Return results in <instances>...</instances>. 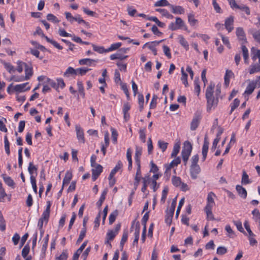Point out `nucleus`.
Listing matches in <instances>:
<instances>
[{"label": "nucleus", "instance_id": "1", "mask_svg": "<svg viewBox=\"0 0 260 260\" xmlns=\"http://www.w3.org/2000/svg\"><path fill=\"white\" fill-rule=\"evenodd\" d=\"M215 84L210 83L209 86L207 87L206 91L205 96L207 100V111L210 112L212 109H215L218 103V97L214 95V88Z\"/></svg>", "mask_w": 260, "mask_h": 260}, {"label": "nucleus", "instance_id": "2", "mask_svg": "<svg viewBox=\"0 0 260 260\" xmlns=\"http://www.w3.org/2000/svg\"><path fill=\"white\" fill-rule=\"evenodd\" d=\"M176 200L177 197L173 199V200L172 202L170 209L166 211L165 222L169 225H170L172 223V218L174 215V213L176 205Z\"/></svg>", "mask_w": 260, "mask_h": 260}, {"label": "nucleus", "instance_id": "3", "mask_svg": "<svg viewBox=\"0 0 260 260\" xmlns=\"http://www.w3.org/2000/svg\"><path fill=\"white\" fill-rule=\"evenodd\" d=\"M128 50V48H122L120 49L116 53L111 54L110 56V58L111 60H115V59H120L123 60L126 58L128 56L124 55V54L126 53L127 51Z\"/></svg>", "mask_w": 260, "mask_h": 260}, {"label": "nucleus", "instance_id": "4", "mask_svg": "<svg viewBox=\"0 0 260 260\" xmlns=\"http://www.w3.org/2000/svg\"><path fill=\"white\" fill-rule=\"evenodd\" d=\"M77 75H81V68L74 69L72 67H69L63 74L65 77H73L75 78Z\"/></svg>", "mask_w": 260, "mask_h": 260}, {"label": "nucleus", "instance_id": "5", "mask_svg": "<svg viewBox=\"0 0 260 260\" xmlns=\"http://www.w3.org/2000/svg\"><path fill=\"white\" fill-rule=\"evenodd\" d=\"M202 119V116L201 114L199 113H196L193 117L190 123V129L191 131H195L198 126L199 125L201 120Z\"/></svg>", "mask_w": 260, "mask_h": 260}, {"label": "nucleus", "instance_id": "6", "mask_svg": "<svg viewBox=\"0 0 260 260\" xmlns=\"http://www.w3.org/2000/svg\"><path fill=\"white\" fill-rule=\"evenodd\" d=\"M258 80H255L249 81V83L247 85L246 89L244 92V94H247L248 95L252 93L255 88L256 87Z\"/></svg>", "mask_w": 260, "mask_h": 260}, {"label": "nucleus", "instance_id": "7", "mask_svg": "<svg viewBox=\"0 0 260 260\" xmlns=\"http://www.w3.org/2000/svg\"><path fill=\"white\" fill-rule=\"evenodd\" d=\"M51 202L49 201L47 202V205L45 210L43 211L40 218L45 220V223L46 224L49 220L50 213V208L51 206Z\"/></svg>", "mask_w": 260, "mask_h": 260}, {"label": "nucleus", "instance_id": "8", "mask_svg": "<svg viewBox=\"0 0 260 260\" xmlns=\"http://www.w3.org/2000/svg\"><path fill=\"white\" fill-rule=\"evenodd\" d=\"M92 169V179L93 181H95L99 175L103 171V167L100 165L95 164L94 167Z\"/></svg>", "mask_w": 260, "mask_h": 260}, {"label": "nucleus", "instance_id": "9", "mask_svg": "<svg viewBox=\"0 0 260 260\" xmlns=\"http://www.w3.org/2000/svg\"><path fill=\"white\" fill-rule=\"evenodd\" d=\"M6 198H7L9 202L11 201V195L8 194L6 192L5 189L3 187L2 182L0 181V202H5Z\"/></svg>", "mask_w": 260, "mask_h": 260}, {"label": "nucleus", "instance_id": "10", "mask_svg": "<svg viewBox=\"0 0 260 260\" xmlns=\"http://www.w3.org/2000/svg\"><path fill=\"white\" fill-rule=\"evenodd\" d=\"M181 162V159L179 157H176L170 164H165V173H167L170 170L175 166H177Z\"/></svg>", "mask_w": 260, "mask_h": 260}, {"label": "nucleus", "instance_id": "11", "mask_svg": "<svg viewBox=\"0 0 260 260\" xmlns=\"http://www.w3.org/2000/svg\"><path fill=\"white\" fill-rule=\"evenodd\" d=\"M234 17L233 16H230L225 20L224 25L229 32H231L234 29Z\"/></svg>", "mask_w": 260, "mask_h": 260}, {"label": "nucleus", "instance_id": "12", "mask_svg": "<svg viewBox=\"0 0 260 260\" xmlns=\"http://www.w3.org/2000/svg\"><path fill=\"white\" fill-rule=\"evenodd\" d=\"M30 89V86H28V83H24L22 84H17L14 86V90L17 92H24L29 90Z\"/></svg>", "mask_w": 260, "mask_h": 260}, {"label": "nucleus", "instance_id": "13", "mask_svg": "<svg viewBox=\"0 0 260 260\" xmlns=\"http://www.w3.org/2000/svg\"><path fill=\"white\" fill-rule=\"evenodd\" d=\"M201 172V168L199 165H191L190 168V173L191 177L195 179L197 178L198 175Z\"/></svg>", "mask_w": 260, "mask_h": 260}, {"label": "nucleus", "instance_id": "14", "mask_svg": "<svg viewBox=\"0 0 260 260\" xmlns=\"http://www.w3.org/2000/svg\"><path fill=\"white\" fill-rule=\"evenodd\" d=\"M25 71V76L24 77L25 78L26 80H29L31 77L32 76L34 72H33V68L31 64L26 65L25 68L24 69Z\"/></svg>", "mask_w": 260, "mask_h": 260}, {"label": "nucleus", "instance_id": "15", "mask_svg": "<svg viewBox=\"0 0 260 260\" xmlns=\"http://www.w3.org/2000/svg\"><path fill=\"white\" fill-rule=\"evenodd\" d=\"M209 143L207 140V136H205V137L204 138V144H203V146L202 147V155H203L202 159H203V161L205 160V159H206V157H207V153H208V148H209Z\"/></svg>", "mask_w": 260, "mask_h": 260}, {"label": "nucleus", "instance_id": "16", "mask_svg": "<svg viewBox=\"0 0 260 260\" xmlns=\"http://www.w3.org/2000/svg\"><path fill=\"white\" fill-rule=\"evenodd\" d=\"M104 141L105 144L102 143L101 144V151H102L103 155H105L106 153V149L109 145V133L107 132L104 135Z\"/></svg>", "mask_w": 260, "mask_h": 260}, {"label": "nucleus", "instance_id": "17", "mask_svg": "<svg viewBox=\"0 0 260 260\" xmlns=\"http://www.w3.org/2000/svg\"><path fill=\"white\" fill-rule=\"evenodd\" d=\"M30 251V247L28 244H26L22 249V256L25 260H31L32 257L29 255L28 253Z\"/></svg>", "mask_w": 260, "mask_h": 260}, {"label": "nucleus", "instance_id": "18", "mask_svg": "<svg viewBox=\"0 0 260 260\" xmlns=\"http://www.w3.org/2000/svg\"><path fill=\"white\" fill-rule=\"evenodd\" d=\"M215 197V194L213 192H210L207 196V204L205 207L213 208L215 205V202L214 201V197Z\"/></svg>", "mask_w": 260, "mask_h": 260}, {"label": "nucleus", "instance_id": "19", "mask_svg": "<svg viewBox=\"0 0 260 260\" xmlns=\"http://www.w3.org/2000/svg\"><path fill=\"white\" fill-rule=\"evenodd\" d=\"M236 33L238 39L240 40L243 41L242 44H243L245 42H246L245 34L242 27L237 28Z\"/></svg>", "mask_w": 260, "mask_h": 260}, {"label": "nucleus", "instance_id": "20", "mask_svg": "<svg viewBox=\"0 0 260 260\" xmlns=\"http://www.w3.org/2000/svg\"><path fill=\"white\" fill-rule=\"evenodd\" d=\"M172 12L175 14H183L185 13L184 9L180 6H174L171 5L170 6Z\"/></svg>", "mask_w": 260, "mask_h": 260}, {"label": "nucleus", "instance_id": "21", "mask_svg": "<svg viewBox=\"0 0 260 260\" xmlns=\"http://www.w3.org/2000/svg\"><path fill=\"white\" fill-rule=\"evenodd\" d=\"M49 239V234H47L42 240V247L41 248V254L45 255L48 244Z\"/></svg>", "mask_w": 260, "mask_h": 260}, {"label": "nucleus", "instance_id": "22", "mask_svg": "<svg viewBox=\"0 0 260 260\" xmlns=\"http://www.w3.org/2000/svg\"><path fill=\"white\" fill-rule=\"evenodd\" d=\"M142 153V149L141 147L136 146L135 154V160L136 165H141L140 157Z\"/></svg>", "mask_w": 260, "mask_h": 260}, {"label": "nucleus", "instance_id": "23", "mask_svg": "<svg viewBox=\"0 0 260 260\" xmlns=\"http://www.w3.org/2000/svg\"><path fill=\"white\" fill-rule=\"evenodd\" d=\"M236 189L238 194L242 198L246 199L247 196V193L246 189L240 185H237L236 186Z\"/></svg>", "mask_w": 260, "mask_h": 260}, {"label": "nucleus", "instance_id": "24", "mask_svg": "<svg viewBox=\"0 0 260 260\" xmlns=\"http://www.w3.org/2000/svg\"><path fill=\"white\" fill-rule=\"evenodd\" d=\"M65 15L66 19L71 23L74 21H77L79 23H81V18L79 16L78 17H73L70 12H66Z\"/></svg>", "mask_w": 260, "mask_h": 260}, {"label": "nucleus", "instance_id": "25", "mask_svg": "<svg viewBox=\"0 0 260 260\" xmlns=\"http://www.w3.org/2000/svg\"><path fill=\"white\" fill-rule=\"evenodd\" d=\"M260 72V63H252L249 69L250 74H253L255 73Z\"/></svg>", "mask_w": 260, "mask_h": 260}, {"label": "nucleus", "instance_id": "26", "mask_svg": "<svg viewBox=\"0 0 260 260\" xmlns=\"http://www.w3.org/2000/svg\"><path fill=\"white\" fill-rule=\"evenodd\" d=\"M2 177L5 183L10 187L14 188L15 187V183L13 180L9 176H6L5 174H3Z\"/></svg>", "mask_w": 260, "mask_h": 260}, {"label": "nucleus", "instance_id": "27", "mask_svg": "<svg viewBox=\"0 0 260 260\" xmlns=\"http://www.w3.org/2000/svg\"><path fill=\"white\" fill-rule=\"evenodd\" d=\"M175 23L179 29H183L184 30H187V27L181 18L176 17Z\"/></svg>", "mask_w": 260, "mask_h": 260}, {"label": "nucleus", "instance_id": "28", "mask_svg": "<svg viewBox=\"0 0 260 260\" xmlns=\"http://www.w3.org/2000/svg\"><path fill=\"white\" fill-rule=\"evenodd\" d=\"M234 77V74L231 70H227L224 75V83L226 86H228L230 83V80L231 78Z\"/></svg>", "mask_w": 260, "mask_h": 260}, {"label": "nucleus", "instance_id": "29", "mask_svg": "<svg viewBox=\"0 0 260 260\" xmlns=\"http://www.w3.org/2000/svg\"><path fill=\"white\" fill-rule=\"evenodd\" d=\"M252 54V59L255 61L257 58L258 59V61L260 63V50L256 49L252 47L251 50Z\"/></svg>", "mask_w": 260, "mask_h": 260}, {"label": "nucleus", "instance_id": "30", "mask_svg": "<svg viewBox=\"0 0 260 260\" xmlns=\"http://www.w3.org/2000/svg\"><path fill=\"white\" fill-rule=\"evenodd\" d=\"M72 178V174L70 171H67L63 179L62 186L68 185Z\"/></svg>", "mask_w": 260, "mask_h": 260}, {"label": "nucleus", "instance_id": "31", "mask_svg": "<svg viewBox=\"0 0 260 260\" xmlns=\"http://www.w3.org/2000/svg\"><path fill=\"white\" fill-rule=\"evenodd\" d=\"M122 167V162L120 160H119L116 165V166L110 172L109 175V178H111L114 177V175L118 171V170Z\"/></svg>", "mask_w": 260, "mask_h": 260}, {"label": "nucleus", "instance_id": "32", "mask_svg": "<svg viewBox=\"0 0 260 260\" xmlns=\"http://www.w3.org/2000/svg\"><path fill=\"white\" fill-rule=\"evenodd\" d=\"M180 149V143L179 142L175 143L173 149L171 153L172 157H176V156L178 154Z\"/></svg>", "mask_w": 260, "mask_h": 260}, {"label": "nucleus", "instance_id": "33", "mask_svg": "<svg viewBox=\"0 0 260 260\" xmlns=\"http://www.w3.org/2000/svg\"><path fill=\"white\" fill-rule=\"evenodd\" d=\"M188 21L191 26H195L198 23V20L194 18V15L192 13H189L187 15Z\"/></svg>", "mask_w": 260, "mask_h": 260}, {"label": "nucleus", "instance_id": "34", "mask_svg": "<svg viewBox=\"0 0 260 260\" xmlns=\"http://www.w3.org/2000/svg\"><path fill=\"white\" fill-rule=\"evenodd\" d=\"M37 170L38 168L37 166H35L32 162H30L29 163V165L28 167V171L30 175V176H34L33 174L34 173L36 174V175H37Z\"/></svg>", "mask_w": 260, "mask_h": 260}, {"label": "nucleus", "instance_id": "35", "mask_svg": "<svg viewBox=\"0 0 260 260\" xmlns=\"http://www.w3.org/2000/svg\"><path fill=\"white\" fill-rule=\"evenodd\" d=\"M156 11L158 12H159L163 16L166 17L168 19H172L173 18V16L170 14L169 12L165 9H157Z\"/></svg>", "mask_w": 260, "mask_h": 260}, {"label": "nucleus", "instance_id": "36", "mask_svg": "<svg viewBox=\"0 0 260 260\" xmlns=\"http://www.w3.org/2000/svg\"><path fill=\"white\" fill-rule=\"evenodd\" d=\"M17 63V68H16V71L19 73H21L22 72L23 68H25L26 65H27V64L24 62H23L21 60H18L16 62Z\"/></svg>", "mask_w": 260, "mask_h": 260}, {"label": "nucleus", "instance_id": "37", "mask_svg": "<svg viewBox=\"0 0 260 260\" xmlns=\"http://www.w3.org/2000/svg\"><path fill=\"white\" fill-rule=\"evenodd\" d=\"M1 63L4 65L7 71L11 73L14 71V66L9 62H7L3 60H1Z\"/></svg>", "mask_w": 260, "mask_h": 260}, {"label": "nucleus", "instance_id": "38", "mask_svg": "<svg viewBox=\"0 0 260 260\" xmlns=\"http://www.w3.org/2000/svg\"><path fill=\"white\" fill-rule=\"evenodd\" d=\"M212 208L205 207L204 209L205 212L207 215V218L208 220H214V215L212 212Z\"/></svg>", "mask_w": 260, "mask_h": 260}, {"label": "nucleus", "instance_id": "39", "mask_svg": "<svg viewBox=\"0 0 260 260\" xmlns=\"http://www.w3.org/2000/svg\"><path fill=\"white\" fill-rule=\"evenodd\" d=\"M6 229V220L3 215L2 212L0 211V231L4 232Z\"/></svg>", "mask_w": 260, "mask_h": 260}, {"label": "nucleus", "instance_id": "40", "mask_svg": "<svg viewBox=\"0 0 260 260\" xmlns=\"http://www.w3.org/2000/svg\"><path fill=\"white\" fill-rule=\"evenodd\" d=\"M241 183L244 185L248 184L251 183V181L249 180V176L248 174L246 173L245 171H243L242 172V177L241 179Z\"/></svg>", "mask_w": 260, "mask_h": 260}, {"label": "nucleus", "instance_id": "41", "mask_svg": "<svg viewBox=\"0 0 260 260\" xmlns=\"http://www.w3.org/2000/svg\"><path fill=\"white\" fill-rule=\"evenodd\" d=\"M181 74H182V76L181 78V80L182 83H183V84L185 85V86L187 87L188 85V81H187L188 75L186 73L184 72L183 67L181 68Z\"/></svg>", "mask_w": 260, "mask_h": 260}, {"label": "nucleus", "instance_id": "42", "mask_svg": "<svg viewBox=\"0 0 260 260\" xmlns=\"http://www.w3.org/2000/svg\"><path fill=\"white\" fill-rule=\"evenodd\" d=\"M147 20L155 22L156 24L160 27H164L165 26V24L162 22H160L156 17H147Z\"/></svg>", "mask_w": 260, "mask_h": 260}, {"label": "nucleus", "instance_id": "43", "mask_svg": "<svg viewBox=\"0 0 260 260\" xmlns=\"http://www.w3.org/2000/svg\"><path fill=\"white\" fill-rule=\"evenodd\" d=\"M138 99L139 106V110L140 111H142L143 109L144 103V99L143 95L142 93H138Z\"/></svg>", "mask_w": 260, "mask_h": 260}, {"label": "nucleus", "instance_id": "44", "mask_svg": "<svg viewBox=\"0 0 260 260\" xmlns=\"http://www.w3.org/2000/svg\"><path fill=\"white\" fill-rule=\"evenodd\" d=\"M4 146L6 153L9 155L10 154V143L7 135L4 137Z\"/></svg>", "mask_w": 260, "mask_h": 260}, {"label": "nucleus", "instance_id": "45", "mask_svg": "<svg viewBox=\"0 0 260 260\" xmlns=\"http://www.w3.org/2000/svg\"><path fill=\"white\" fill-rule=\"evenodd\" d=\"M192 145L190 143V142H189L188 141H185L184 143V146L183 147L182 151H186V152L191 153V151H192Z\"/></svg>", "mask_w": 260, "mask_h": 260}, {"label": "nucleus", "instance_id": "46", "mask_svg": "<svg viewBox=\"0 0 260 260\" xmlns=\"http://www.w3.org/2000/svg\"><path fill=\"white\" fill-rule=\"evenodd\" d=\"M251 34L257 42L260 44V31L258 30H251Z\"/></svg>", "mask_w": 260, "mask_h": 260}, {"label": "nucleus", "instance_id": "47", "mask_svg": "<svg viewBox=\"0 0 260 260\" xmlns=\"http://www.w3.org/2000/svg\"><path fill=\"white\" fill-rule=\"evenodd\" d=\"M171 4L167 0H159L157 1L155 4V7H164V6H170Z\"/></svg>", "mask_w": 260, "mask_h": 260}, {"label": "nucleus", "instance_id": "48", "mask_svg": "<svg viewBox=\"0 0 260 260\" xmlns=\"http://www.w3.org/2000/svg\"><path fill=\"white\" fill-rule=\"evenodd\" d=\"M234 223L236 226L237 229L239 231L245 235H247L242 227V222L240 221H234Z\"/></svg>", "mask_w": 260, "mask_h": 260}, {"label": "nucleus", "instance_id": "49", "mask_svg": "<svg viewBox=\"0 0 260 260\" xmlns=\"http://www.w3.org/2000/svg\"><path fill=\"white\" fill-rule=\"evenodd\" d=\"M68 257V253L67 250H63L61 253L55 257V260H67Z\"/></svg>", "mask_w": 260, "mask_h": 260}, {"label": "nucleus", "instance_id": "50", "mask_svg": "<svg viewBox=\"0 0 260 260\" xmlns=\"http://www.w3.org/2000/svg\"><path fill=\"white\" fill-rule=\"evenodd\" d=\"M47 19L54 23H57L60 21L59 19L52 14H48L47 15Z\"/></svg>", "mask_w": 260, "mask_h": 260}, {"label": "nucleus", "instance_id": "51", "mask_svg": "<svg viewBox=\"0 0 260 260\" xmlns=\"http://www.w3.org/2000/svg\"><path fill=\"white\" fill-rule=\"evenodd\" d=\"M118 215V211L117 210L114 211L111 213L109 217V224H112L115 220L117 216Z\"/></svg>", "mask_w": 260, "mask_h": 260}, {"label": "nucleus", "instance_id": "52", "mask_svg": "<svg viewBox=\"0 0 260 260\" xmlns=\"http://www.w3.org/2000/svg\"><path fill=\"white\" fill-rule=\"evenodd\" d=\"M172 184L176 187L180 186L182 183L181 178L179 177H177L175 176H173L172 178Z\"/></svg>", "mask_w": 260, "mask_h": 260}, {"label": "nucleus", "instance_id": "53", "mask_svg": "<svg viewBox=\"0 0 260 260\" xmlns=\"http://www.w3.org/2000/svg\"><path fill=\"white\" fill-rule=\"evenodd\" d=\"M30 182L32 185V187L35 193H37V186L36 184V176H30Z\"/></svg>", "mask_w": 260, "mask_h": 260}, {"label": "nucleus", "instance_id": "54", "mask_svg": "<svg viewBox=\"0 0 260 260\" xmlns=\"http://www.w3.org/2000/svg\"><path fill=\"white\" fill-rule=\"evenodd\" d=\"M179 41L180 44L185 49H188L189 45L187 42L182 36H179Z\"/></svg>", "mask_w": 260, "mask_h": 260}, {"label": "nucleus", "instance_id": "55", "mask_svg": "<svg viewBox=\"0 0 260 260\" xmlns=\"http://www.w3.org/2000/svg\"><path fill=\"white\" fill-rule=\"evenodd\" d=\"M111 131L112 133V140L114 144H116L117 141L118 133L117 131L113 127L111 128Z\"/></svg>", "mask_w": 260, "mask_h": 260}, {"label": "nucleus", "instance_id": "56", "mask_svg": "<svg viewBox=\"0 0 260 260\" xmlns=\"http://www.w3.org/2000/svg\"><path fill=\"white\" fill-rule=\"evenodd\" d=\"M136 166H137V171H136V175L135 176V179L141 180V179H142L143 178L142 177L141 165H136Z\"/></svg>", "mask_w": 260, "mask_h": 260}, {"label": "nucleus", "instance_id": "57", "mask_svg": "<svg viewBox=\"0 0 260 260\" xmlns=\"http://www.w3.org/2000/svg\"><path fill=\"white\" fill-rule=\"evenodd\" d=\"M121 46V43L118 42L116 43L112 44L109 48L106 49V51H112L119 48Z\"/></svg>", "mask_w": 260, "mask_h": 260}, {"label": "nucleus", "instance_id": "58", "mask_svg": "<svg viewBox=\"0 0 260 260\" xmlns=\"http://www.w3.org/2000/svg\"><path fill=\"white\" fill-rule=\"evenodd\" d=\"M242 51L243 53L244 60H246V58H249V53L248 50L245 45L242 44L241 46Z\"/></svg>", "mask_w": 260, "mask_h": 260}, {"label": "nucleus", "instance_id": "59", "mask_svg": "<svg viewBox=\"0 0 260 260\" xmlns=\"http://www.w3.org/2000/svg\"><path fill=\"white\" fill-rule=\"evenodd\" d=\"M194 91L197 93V95H199L200 92V86L199 83V78H196L194 81Z\"/></svg>", "mask_w": 260, "mask_h": 260}, {"label": "nucleus", "instance_id": "60", "mask_svg": "<svg viewBox=\"0 0 260 260\" xmlns=\"http://www.w3.org/2000/svg\"><path fill=\"white\" fill-rule=\"evenodd\" d=\"M168 143L165 142L163 141L159 140L158 141V145L160 149H161L162 152H164L167 148Z\"/></svg>", "mask_w": 260, "mask_h": 260}, {"label": "nucleus", "instance_id": "61", "mask_svg": "<svg viewBox=\"0 0 260 260\" xmlns=\"http://www.w3.org/2000/svg\"><path fill=\"white\" fill-rule=\"evenodd\" d=\"M244 226L245 229L246 230V231H247V232L248 233V236H255V235L251 231V230L250 229V228L249 224L248 221L247 220H245V222L244 223Z\"/></svg>", "mask_w": 260, "mask_h": 260}, {"label": "nucleus", "instance_id": "62", "mask_svg": "<svg viewBox=\"0 0 260 260\" xmlns=\"http://www.w3.org/2000/svg\"><path fill=\"white\" fill-rule=\"evenodd\" d=\"M140 139L143 142H146V128H144L139 131Z\"/></svg>", "mask_w": 260, "mask_h": 260}, {"label": "nucleus", "instance_id": "63", "mask_svg": "<svg viewBox=\"0 0 260 260\" xmlns=\"http://www.w3.org/2000/svg\"><path fill=\"white\" fill-rule=\"evenodd\" d=\"M116 235H117L116 232H114V231H112V230L109 231L107 234L106 239L112 241L114 239V238L115 237Z\"/></svg>", "mask_w": 260, "mask_h": 260}, {"label": "nucleus", "instance_id": "64", "mask_svg": "<svg viewBox=\"0 0 260 260\" xmlns=\"http://www.w3.org/2000/svg\"><path fill=\"white\" fill-rule=\"evenodd\" d=\"M252 214L253 215L254 219L256 221H260V212L257 209H255L252 211Z\"/></svg>", "mask_w": 260, "mask_h": 260}]
</instances>
